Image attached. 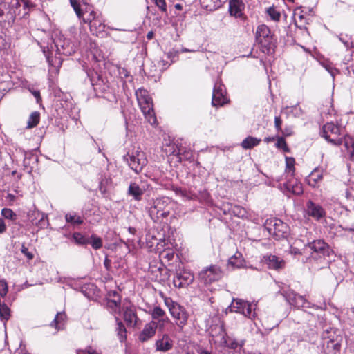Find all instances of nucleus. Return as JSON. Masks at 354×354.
<instances>
[{
	"mask_svg": "<svg viewBox=\"0 0 354 354\" xmlns=\"http://www.w3.org/2000/svg\"><path fill=\"white\" fill-rule=\"evenodd\" d=\"M136 95L146 120L151 124H155L156 123V118L153 111V101L148 91L145 89L140 88L136 91Z\"/></svg>",
	"mask_w": 354,
	"mask_h": 354,
	"instance_id": "f257e3e1",
	"label": "nucleus"
},
{
	"mask_svg": "<svg viewBox=\"0 0 354 354\" xmlns=\"http://www.w3.org/2000/svg\"><path fill=\"white\" fill-rule=\"evenodd\" d=\"M323 350L325 354H340L342 337L333 328L326 330L322 335Z\"/></svg>",
	"mask_w": 354,
	"mask_h": 354,
	"instance_id": "f03ea898",
	"label": "nucleus"
},
{
	"mask_svg": "<svg viewBox=\"0 0 354 354\" xmlns=\"http://www.w3.org/2000/svg\"><path fill=\"white\" fill-rule=\"evenodd\" d=\"M27 6L26 0H0V17L5 16L8 21H13L20 15V8Z\"/></svg>",
	"mask_w": 354,
	"mask_h": 354,
	"instance_id": "7ed1b4c3",
	"label": "nucleus"
},
{
	"mask_svg": "<svg viewBox=\"0 0 354 354\" xmlns=\"http://www.w3.org/2000/svg\"><path fill=\"white\" fill-rule=\"evenodd\" d=\"M170 203V199L166 197L157 198L153 200L149 209L151 219L158 222L161 218L167 217L170 213L169 207Z\"/></svg>",
	"mask_w": 354,
	"mask_h": 354,
	"instance_id": "20e7f679",
	"label": "nucleus"
},
{
	"mask_svg": "<svg viewBox=\"0 0 354 354\" xmlns=\"http://www.w3.org/2000/svg\"><path fill=\"white\" fill-rule=\"evenodd\" d=\"M310 250V257L309 259H313L317 261H322L326 257H330L333 254V250L328 243L324 240H315L306 245Z\"/></svg>",
	"mask_w": 354,
	"mask_h": 354,
	"instance_id": "39448f33",
	"label": "nucleus"
},
{
	"mask_svg": "<svg viewBox=\"0 0 354 354\" xmlns=\"http://www.w3.org/2000/svg\"><path fill=\"white\" fill-rule=\"evenodd\" d=\"M164 301L176 325L183 328L187 322L188 314L185 309L169 297H165Z\"/></svg>",
	"mask_w": 354,
	"mask_h": 354,
	"instance_id": "423d86ee",
	"label": "nucleus"
},
{
	"mask_svg": "<svg viewBox=\"0 0 354 354\" xmlns=\"http://www.w3.org/2000/svg\"><path fill=\"white\" fill-rule=\"evenodd\" d=\"M253 306H256V304H252L241 299H234L227 310L230 312L240 313L250 319H254L257 313Z\"/></svg>",
	"mask_w": 354,
	"mask_h": 354,
	"instance_id": "0eeeda50",
	"label": "nucleus"
},
{
	"mask_svg": "<svg viewBox=\"0 0 354 354\" xmlns=\"http://www.w3.org/2000/svg\"><path fill=\"white\" fill-rule=\"evenodd\" d=\"M124 158L136 173L140 172L147 163L145 153L140 148H133Z\"/></svg>",
	"mask_w": 354,
	"mask_h": 354,
	"instance_id": "6e6552de",
	"label": "nucleus"
},
{
	"mask_svg": "<svg viewBox=\"0 0 354 354\" xmlns=\"http://www.w3.org/2000/svg\"><path fill=\"white\" fill-rule=\"evenodd\" d=\"M322 136L333 145L339 146L343 142L341 137L342 129L333 122H328L322 127Z\"/></svg>",
	"mask_w": 354,
	"mask_h": 354,
	"instance_id": "1a4fd4ad",
	"label": "nucleus"
},
{
	"mask_svg": "<svg viewBox=\"0 0 354 354\" xmlns=\"http://www.w3.org/2000/svg\"><path fill=\"white\" fill-rule=\"evenodd\" d=\"M222 277L223 272L220 267L215 265L206 267L198 273L199 280L206 285L218 281Z\"/></svg>",
	"mask_w": 354,
	"mask_h": 354,
	"instance_id": "9d476101",
	"label": "nucleus"
},
{
	"mask_svg": "<svg viewBox=\"0 0 354 354\" xmlns=\"http://www.w3.org/2000/svg\"><path fill=\"white\" fill-rule=\"evenodd\" d=\"M70 3L77 16L82 19L84 24H90L97 15L91 7L86 6L85 10L82 9L76 0H70Z\"/></svg>",
	"mask_w": 354,
	"mask_h": 354,
	"instance_id": "9b49d317",
	"label": "nucleus"
},
{
	"mask_svg": "<svg viewBox=\"0 0 354 354\" xmlns=\"http://www.w3.org/2000/svg\"><path fill=\"white\" fill-rule=\"evenodd\" d=\"M267 229L276 239L283 238L287 234L288 225L279 219H272L267 223Z\"/></svg>",
	"mask_w": 354,
	"mask_h": 354,
	"instance_id": "f8f14e48",
	"label": "nucleus"
},
{
	"mask_svg": "<svg viewBox=\"0 0 354 354\" xmlns=\"http://www.w3.org/2000/svg\"><path fill=\"white\" fill-rule=\"evenodd\" d=\"M194 280V276L192 272L187 270H179L173 279L175 287L180 288L187 287Z\"/></svg>",
	"mask_w": 354,
	"mask_h": 354,
	"instance_id": "ddd939ff",
	"label": "nucleus"
},
{
	"mask_svg": "<svg viewBox=\"0 0 354 354\" xmlns=\"http://www.w3.org/2000/svg\"><path fill=\"white\" fill-rule=\"evenodd\" d=\"M287 301L292 306L297 308L306 307L308 302L304 297L299 295L292 290H289L283 294Z\"/></svg>",
	"mask_w": 354,
	"mask_h": 354,
	"instance_id": "4468645a",
	"label": "nucleus"
},
{
	"mask_svg": "<svg viewBox=\"0 0 354 354\" xmlns=\"http://www.w3.org/2000/svg\"><path fill=\"white\" fill-rule=\"evenodd\" d=\"M245 4L242 0H229V13L235 18L244 19Z\"/></svg>",
	"mask_w": 354,
	"mask_h": 354,
	"instance_id": "2eb2a0df",
	"label": "nucleus"
},
{
	"mask_svg": "<svg viewBox=\"0 0 354 354\" xmlns=\"http://www.w3.org/2000/svg\"><path fill=\"white\" fill-rule=\"evenodd\" d=\"M227 102L225 91L222 85L216 84L213 91L212 104L214 106H223Z\"/></svg>",
	"mask_w": 354,
	"mask_h": 354,
	"instance_id": "dca6fc26",
	"label": "nucleus"
},
{
	"mask_svg": "<svg viewBox=\"0 0 354 354\" xmlns=\"http://www.w3.org/2000/svg\"><path fill=\"white\" fill-rule=\"evenodd\" d=\"M279 188L283 192H288L296 195H299L303 193L301 183L294 178L289 180L283 185H280Z\"/></svg>",
	"mask_w": 354,
	"mask_h": 354,
	"instance_id": "f3484780",
	"label": "nucleus"
},
{
	"mask_svg": "<svg viewBox=\"0 0 354 354\" xmlns=\"http://www.w3.org/2000/svg\"><path fill=\"white\" fill-rule=\"evenodd\" d=\"M55 44L57 49L62 50V53L66 55L74 53L77 48L74 45H71L68 40L64 38L63 35L55 39Z\"/></svg>",
	"mask_w": 354,
	"mask_h": 354,
	"instance_id": "a211bd4d",
	"label": "nucleus"
},
{
	"mask_svg": "<svg viewBox=\"0 0 354 354\" xmlns=\"http://www.w3.org/2000/svg\"><path fill=\"white\" fill-rule=\"evenodd\" d=\"M158 328V323L156 321H151L147 323L139 335V339L144 342L153 337Z\"/></svg>",
	"mask_w": 354,
	"mask_h": 354,
	"instance_id": "6ab92c4d",
	"label": "nucleus"
},
{
	"mask_svg": "<svg viewBox=\"0 0 354 354\" xmlns=\"http://www.w3.org/2000/svg\"><path fill=\"white\" fill-rule=\"evenodd\" d=\"M122 310L124 321L128 324L135 325L137 322V316L136 314L134 306H133L130 303L126 304L124 302L122 306Z\"/></svg>",
	"mask_w": 354,
	"mask_h": 354,
	"instance_id": "aec40b11",
	"label": "nucleus"
},
{
	"mask_svg": "<svg viewBox=\"0 0 354 354\" xmlns=\"http://www.w3.org/2000/svg\"><path fill=\"white\" fill-rule=\"evenodd\" d=\"M306 212L309 216L317 220H319L325 216V211L322 206L311 201H308L306 203Z\"/></svg>",
	"mask_w": 354,
	"mask_h": 354,
	"instance_id": "412c9836",
	"label": "nucleus"
},
{
	"mask_svg": "<svg viewBox=\"0 0 354 354\" xmlns=\"http://www.w3.org/2000/svg\"><path fill=\"white\" fill-rule=\"evenodd\" d=\"M263 261L267 264L269 268L279 270L284 267L285 261L275 255H266Z\"/></svg>",
	"mask_w": 354,
	"mask_h": 354,
	"instance_id": "4be33fe9",
	"label": "nucleus"
},
{
	"mask_svg": "<svg viewBox=\"0 0 354 354\" xmlns=\"http://www.w3.org/2000/svg\"><path fill=\"white\" fill-rule=\"evenodd\" d=\"M324 176V170L319 168L314 169L312 172L307 176L306 182L312 187H317L322 180Z\"/></svg>",
	"mask_w": 354,
	"mask_h": 354,
	"instance_id": "5701e85b",
	"label": "nucleus"
},
{
	"mask_svg": "<svg viewBox=\"0 0 354 354\" xmlns=\"http://www.w3.org/2000/svg\"><path fill=\"white\" fill-rule=\"evenodd\" d=\"M105 28L103 20L100 15H97L95 19L89 24L90 31L96 36H99Z\"/></svg>",
	"mask_w": 354,
	"mask_h": 354,
	"instance_id": "b1692460",
	"label": "nucleus"
},
{
	"mask_svg": "<svg viewBox=\"0 0 354 354\" xmlns=\"http://www.w3.org/2000/svg\"><path fill=\"white\" fill-rule=\"evenodd\" d=\"M256 39L259 43L269 41L270 39L269 28L264 24L259 25L257 28Z\"/></svg>",
	"mask_w": 354,
	"mask_h": 354,
	"instance_id": "393cba45",
	"label": "nucleus"
},
{
	"mask_svg": "<svg viewBox=\"0 0 354 354\" xmlns=\"http://www.w3.org/2000/svg\"><path fill=\"white\" fill-rule=\"evenodd\" d=\"M173 346V341L168 335H163L161 339H159L156 342V350L159 351L165 352L171 349Z\"/></svg>",
	"mask_w": 354,
	"mask_h": 354,
	"instance_id": "a878e982",
	"label": "nucleus"
},
{
	"mask_svg": "<svg viewBox=\"0 0 354 354\" xmlns=\"http://www.w3.org/2000/svg\"><path fill=\"white\" fill-rule=\"evenodd\" d=\"M110 299L108 300V307L112 308L115 313H120V306L121 299L120 295L115 291L110 292L109 294Z\"/></svg>",
	"mask_w": 354,
	"mask_h": 354,
	"instance_id": "bb28decb",
	"label": "nucleus"
},
{
	"mask_svg": "<svg viewBox=\"0 0 354 354\" xmlns=\"http://www.w3.org/2000/svg\"><path fill=\"white\" fill-rule=\"evenodd\" d=\"M128 194L133 197L136 201H140L144 189L136 183H131L128 189Z\"/></svg>",
	"mask_w": 354,
	"mask_h": 354,
	"instance_id": "cd10ccee",
	"label": "nucleus"
},
{
	"mask_svg": "<svg viewBox=\"0 0 354 354\" xmlns=\"http://www.w3.org/2000/svg\"><path fill=\"white\" fill-rule=\"evenodd\" d=\"M228 266L232 268H239L243 266V259L240 253H236L231 257L228 261Z\"/></svg>",
	"mask_w": 354,
	"mask_h": 354,
	"instance_id": "c85d7f7f",
	"label": "nucleus"
},
{
	"mask_svg": "<svg viewBox=\"0 0 354 354\" xmlns=\"http://www.w3.org/2000/svg\"><path fill=\"white\" fill-rule=\"evenodd\" d=\"M344 146L349 153L350 159L354 160V138L346 136L343 139Z\"/></svg>",
	"mask_w": 354,
	"mask_h": 354,
	"instance_id": "c756f323",
	"label": "nucleus"
},
{
	"mask_svg": "<svg viewBox=\"0 0 354 354\" xmlns=\"http://www.w3.org/2000/svg\"><path fill=\"white\" fill-rule=\"evenodd\" d=\"M66 318V316L64 313H58L53 322H51L50 326H55L57 330L63 329Z\"/></svg>",
	"mask_w": 354,
	"mask_h": 354,
	"instance_id": "7c9ffc66",
	"label": "nucleus"
},
{
	"mask_svg": "<svg viewBox=\"0 0 354 354\" xmlns=\"http://www.w3.org/2000/svg\"><path fill=\"white\" fill-rule=\"evenodd\" d=\"M260 142L261 139L248 136L242 141L241 146L243 149H248L257 146Z\"/></svg>",
	"mask_w": 354,
	"mask_h": 354,
	"instance_id": "2f4dec72",
	"label": "nucleus"
},
{
	"mask_svg": "<svg viewBox=\"0 0 354 354\" xmlns=\"http://www.w3.org/2000/svg\"><path fill=\"white\" fill-rule=\"evenodd\" d=\"M338 38L346 48H354V38L353 37L341 33Z\"/></svg>",
	"mask_w": 354,
	"mask_h": 354,
	"instance_id": "473e14b6",
	"label": "nucleus"
},
{
	"mask_svg": "<svg viewBox=\"0 0 354 354\" xmlns=\"http://www.w3.org/2000/svg\"><path fill=\"white\" fill-rule=\"evenodd\" d=\"M39 120H40L39 113L38 111L32 112L28 118V120L27 122V128L31 129V128L36 127L38 124Z\"/></svg>",
	"mask_w": 354,
	"mask_h": 354,
	"instance_id": "72a5a7b5",
	"label": "nucleus"
},
{
	"mask_svg": "<svg viewBox=\"0 0 354 354\" xmlns=\"http://www.w3.org/2000/svg\"><path fill=\"white\" fill-rule=\"evenodd\" d=\"M10 315L9 307L5 304H0V319L4 322V326H6V322L10 319Z\"/></svg>",
	"mask_w": 354,
	"mask_h": 354,
	"instance_id": "f704fd0d",
	"label": "nucleus"
},
{
	"mask_svg": "<svg viewBox=\"0 0 354 354\" xmlns=\"http://www.w3.org/2000/svg\"><path fill=\"white\" fill-rule=\"evenodd\" d=\"M116 321L118 325L116 328L117 333L120 342H123L127 338V330L121 321H119L118 318H116Z\"/></svg>",
	"mask_w": 354,
	"mask_h": 354,
	"instance_id": "c9c22d12",
	"label": "nucleus"
},
{
	"mask_svg": "<svg viewBox=\"0 0 354 354\" xmlns=\"http://www.w3.org/2000/svg\"><path fill=\"white\" fill-rule=\"evenodd\" d=\"M153 321L162 319L165 317V312L160 307L156 306L151 313Z\"/></svg>",
	"mask_w": 354,
	"mask_h": 354,
	"instance_id": "e433bc0d",
	"label": "nucleus"
},
{
	"mask_svg": "<svg viewBox=\"0 0 354 354\" xmlns=\"http://www.w3.org/2000/svg\"><path fill=\"white\" fill-rule=\"evenodd\" d=\"M232 212L235 216L239 218H245L248 216V212L246 209L239 205L232 207Z\"/></svg>",
	"mask_w": 354,
	"mask_h": 354,
	"instance_id": "4c0bfd02",
	"label": "nucleus"
},
{
	"mask_svg": "<svg viewBox=\"0 0 354 354\" xmlns=\"http://www.w3.org/2000/svg\"><path fill=\"white\" fill-rule=\"evenodd\" d=\"M267 13L272 20L275 21H279L281 14L280 12L276 8L270 7L267 10Z\"/></svg>",
	"mask_w": 354,
	"mask_h": 354,
	"instance_id": "58836bf2",
	"label": "nucleus"
},
{
	"mask_svg": "<svg viewBox=\"0 0 354 354\" xmlns=\"http://www.w3.org/2000/svg\"><path fill=\"white\" fill-rule=\"evenodd\" d=\"M88 243H90L95 250L100 249L102 246V239L95 235L91 236L90 241L88 240Z\"/></svg>",
	"mask_w": 354,
	"mask_h": 354,
	"instance_id": "ea45409f",
	"label": "nucleus"
},
{
	"mask_svg": "<svg viewBox=\"0 0 354 354\" xmlns=\"http://www.w3.org/2000/svg\"><path fill=\"white\" fill-rule=\"evenodd\" d=\"M276 142V147L282 150L284 152H288L289 149L287 146L285 139L283 137H277Z\"/></svg>",
	"mask_w": 354,
	"mask_h": 354,
	"instance_id": "a19ab883",
	"label": "nucleus"
},
{
	"mask_svg": "<svg viewBox=\"0 0 354 354\" xmlns=\"http://www.w3.org/2000/svg\"><path fill=\"white\" fill-rule=\"evenodd\" d=\"M1 215L7 219L15 221L16 219V214L10 209L3 208L1 210Z\"/></svg>",
	"mask_w": 354,
	"mask_h": 354,
	"instance_id": "79ce46f5",
	"label": "nucleus"
},
{
	"mask_svg": "<svg viewBox=\"0 0 354 354\" xmlns=\"http://www.w3.org/2000/svg\"><path fill=\"white\" fill-rule=\"evenodd\" d=\"M74 241L78 244H87L88 243V239L86 238L83 234L79 232H75L73 235Z\"/></svg>",
	"mask_w": 354,
	"mask_h": 354,
	"instance_id": "37998d69",
	"label": "nucleus"
},
{
	"mask_svg": "<svg viewBox=\"0 0 354 354\" xmlns=\"http://www.w3.org/2000/svg\"><path fill=\"white\" fill-rule=\"evenodd\" d=\"M66 220L68 223H71L73 224H81L82 223V219L75 214H67L65 216Z\"/></svg>",
	"mask_w": 354,
	"mask_h": 354,
	"instance_id": "c03bdc74",
	"label": "nucleus"
},
{
	"mask_svg": "<svg viewBox=\"0 0 354 354\" xmlns=\"http://www.w3.org/2000/svg\"><path fill=\"white\" fill-rule=\"evenodd\" d=\"M8 284L5 280H0V297H4L8 293Z\"/></svg>",
	"mask_w": 354,
	"mask_h": 354,
	"instance_id": "a18cd8bd",
	"label": "nucleus"
},
{
	"mask_svg": "<svg viewBox=\"0 0 354 354\" xmlns=\"http://www.w3.org/2000/svg\"><path fill=\"white\" fill-rule=\"evenodd\" d=\"M286 171L288 172H291L292 175L293 171H294L295 160L292 158H286Z\"/></svg>",
	"mask_w": 354,
	"mask_h": 354,
	"instance_id": "49530a36",
	"label": "nucleus"
},
{
	"mask_svg": "<svg viewBox=\"0 0 354 354\" xmlns=\"http://www.w3.org/2000/svg\"><path fill=\"white\" fill-rule=\"evenodd\" d=\"M174 252L171 250H165L160 253V257L163 259H166L168 261H171L174 258Z\"/></svg>",
	"mask_w": 354,
	"mask_h": 354,
	"instance_id": "de8ad7c7",
	"label": "nucleus"
},
{
	"mask_svg": "<svg viewBox=\"0 0 354 354\" xmlns=\"http://www.w3.org/2000/svg\"><path fill=\"white\" fill-rule=\"evenodd\" d=\"M156 5L160 9L161 11L167 12V5L165 0H155Z\"/></svg>",
	"mask_w": 354,
	"mask_h": 354,
	"instance_id": "09e8293b",
	"label": "nucleus"
},
{
	"mask_svg": "<svg viewBox=\"0 0 354 354\" xmlns=\"http://www.w3.org/2000/svg\"><path fill=\"white\" fill-rule=\"evenodd\" d=\"M37 215L38 217H39V221L38 223H36L35 224L37 225H39L40 227H44L47 223L46 216L43 214H40V213H37Z\"/></svg>",
	"mask_w": 354,
	"mask_h": 354,
	"instance_id": "8fccbe9b",
	"label": "nucleus"
},
{
	"mask_svg": "<svg viewBox=\"0 0 354 354\" xmlns=\"http://www.w3.org/2000/svg\"><path fill=\"white\" fill-rule=\"evenodd\" d=\"M21 251L27 257L28 260H31L33 259L34 256L32 253L29 252L28 248L25 247L24 245H22Z\"/></svg>",
	"mask_w": 354,
	"mask_h": 354,
	"instance_id": "3c124183",
	"label": "nucleus"
},
{
	"mask_svg": "<svg viewBox=\"0 0 354 354\" xmlns=\"http://www.w3.org/2000/svg\"><path fill=\"white\" fill-rule=\"evenodd\" d=\"M156 322L158 323V328H159V329L161 330L163 328L165 324L169 322V319L166 317L162 319L156 321Z\"/></svg>",
	"mask_w": 354,
	"mask_h": 354,
	"instance_id": "603ef678",
	"label": "nucleus"
},
{
	"mask_svg": "<svg viewBox=\"0 0 354 354\" xmlns=\"http://www.w3.org/2000/svg\"><path fill=\"white\" fill-rule=\"evenodd\" d=\"M282 121L280 117L276 116L274 118V127L277 131H282L281 129Z\"/></svg>",
	"mask_w": 354,
	"mask_h": 354,
	"instance_id": "864d4df0",
	"label": "nucleus"
},
{
	"mask_svg": "<svg viewBox=\"0 0 354 354\" xmlns=\"http://www.w3.org/2000/svg\"><path fill=\"white\" fill-rule=\"evenodd\" d=\"M284 136H289L292 134V130L290 127H286L283 130L281 131Z\"/></svg>",
	"mask_w": 354,
	"mask_h": 354,
	"instance_id": "5fc2aeb1",
	"label": "nucleus"
},
{
	"mask_svg": "<svg viewBox=\"0 0 354 354\" xmlns=\"http://www.w3.org/2000/svg\"><path fill=\"white\" fill-rule=\"evenodd\" d=\"M6 230V225L2 218H0V234L3 233Z\"/></svg>",
	"mask_w": 354,
	"mask_h": 354,
	"instance_id": "6e6d98bb",
	"label": "nucleus"
},
{
	"mask_svg": "<svg viewBox=\"0 0 354 354\" xmlns=\"http://www.w3.org/2000/svg\"><path fill=\"white\" fill-rule=\"evenodd\" d=\"M31 93L37 100V102H39L41 100L40 93L38 91H32Z\"/></svg>",
	"mask_w": 354,
	"mask_h": 354,
	"instance_id": "4d7b16f0",
	"label": "nucleus"
},
{
	"mask_svg": "<svg viewBox=\"0 0 354 354\" xmlns=\"http://www.w3.org/2000/svg\"><path fill=\"white\" fill-rule=\"evenodd\" d=\"M290 251L291 254H295V255L301 254L300 250L295 246H291Z\"/></svg>",
	"mask_w": 354,
	"mask_h": 354,
	"instance_id": "13d9d810",
	"label": "nucleus"
},
{
	"mask_svg": "<svg viewBox=\"0 0 354 354\" xmlns=\"http://www.w3.org/2000/svg\"><path fill=\"white\" fill-rule=\"evenodd\" d=\"M6 198V200H8V202L12 203L15 201V196L13 195L12 194L9 193L7 194Z\"/></svg>",
	"mask_w": 354,
	"mask_h": 354,
	"instance_id": "bf43d9fd",
	"label": "nucleus"
},
{
	"mask_svg": "<svg viewBox=\"0 0 354 354\" xmlns=\"http://www.w3.org/2000/svg\"><path fill=\"white\" fill-rule=\"evenodd\" d=\"M276 138L275 137H266L264 138V142H266V143H269L270 142H272L274 140H275Z\"/></svg>",
	"mask_w": 354,
	"mask_h": 354,
	"instance_id": "052dcab7",
	"label": "nucleus"
},
{
	"mask_svg": "<svg viewBox=\"0 0 354 354\" xmlns=\"http://www.w3.org/2000/svg\"><path fill=\"white\" fill-rule=\"evenodd\" d=\"M185 155L184 156V158L188 159L192 157V153L190 151H185Z\"/></svg>",
	"mask_w": 354,
	"mask_h": 354,
	"instance_id": "680f3d73",
	"label": "nucleus"
},
{
	"mask_svg": "<svg viewBox=\"0 0 354 354\" xmlns=\"http://www.w3.org/2000/svg\"><path fill=\"white\" fill-rule=\"evenodd\" d=\"M153 37V32H149L147 35V37L148 39H151Z\"/></svg>",
	"mask_w": 354,
	"mask_h": 354,
	"instance_id": "e2e57ef3",
	"label": "nucleus"
},
{
	"mask_svg": "<svg viewBox=\"0 0 354 354\" xmlns=\"http://www.w3.org/2000/svg\"><path fill=\"white\" fill-rule=\"evenodd\" d=\"M88 354H99L96 351L89 348L88 349Z\"/></svg>",
	"mask_w": 354,
	"mask_h": 354,
	"instance_id": "0e129e2a",
	"label": "nucleus"
},
{
	"mask_svg": "<svg viewBox=\"0 0 354 354\" xmlns=\"http://www.w3.org/2000/svg\"><path fill=\"white\" fill-rule=\"evenodd\" d=\"M17 354H29V353L25 349H21L19 351L17 352Z\"/></svg>",
	"mask_w": 354,
	"mask_h": 354,
	"instance_id": "69168bd1",
	"label": "nucleus"
},
{
	"mask_svg": "<svg viewBox=\"0 0 354 354\" xmlns=\"http://www.w3.org/2000/svg\"><path fill=\"white\" fill-rule=\"evenodd\" d=\"M5 48V44L3 43V39H0V49H3Z\"/></svg>",
	"mask_w": 354,
	"mask_h": 354,
	"instance_id": "338daca9",
	"label": "nucleus"
},
{
	"mask_svg": "<svg viewBox=\"0 0 354 354\" xmlns=\"http://www.w3.org/2000/svg\"><path fill=\"white\" fill-rule=\"evenodd\" d=\"M249 354H261V353L258 351H251Z\"/></svg>",
	"mask_w": 354,
	"mask_h": 354,
	"instance_id": "774afa93",
	"label": "nucleus"
}]
</instances>
